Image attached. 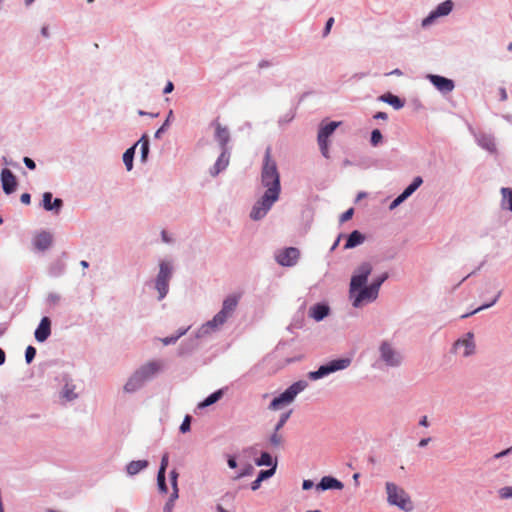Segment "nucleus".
Wrapping results in <instances>:
<instances>
[{"instance_id": "f257e3e1", "label": "nucleus", "mask_w": 512, "mask_h": 512, "mask_svg": "<svg viewBox=\"0 0 512 512\" xmlns=\"http://www.w3.org/2000/svg\"><path fill=\"white\" fill-rule=\"evenodd\" d=\"M261 183L267 190L251 210L250 217L254 220L263 218L272 205L278 200L280 194V175L277 164L275 160L272 159L270 147H267L265 150L261 171Z\"/></svg>"}, {"instance_id": "f03ea898", "label": "nucleus", "mask_w": 512, "mask_h": 512, "mask_svg": "<svg viewBox=\"0 0 512 512\" xmlns=\"http://www.w3.org/2000/svg\"><path fill=\"white\" fill-rule=\"evenodd\" d=\"M240 295L233 294L226 297L223 301L222 309L213 317L212 320L208 321L204 328L217 330L226 323L230 318L239 303Z\"/></svg>"}, {"instance_id": "7ed1b4c3", "label": "nucleus", "mask_w": 512, "mask_h": 512, "mask_svg": "<svg viewBox=\"0 0 512 512\" xmlns=\"http://www.w3.org/2000/svg\"><path fill=\"white\" fill-rule=\"evenodd\" d=\"M387 501L390 505L397 506L399 509L410 512L414 509L413 502L409 494L393 482H386Z\"/></svg>"}, {"instance_id": "20e7f679", "label": "nucleus", "mask_w": 512, "mask_h": 512, "mask_svg": "<svg viewBox=\"0 0 512 512\" xmlns=\"http://www.w3.org/2000/svg\"><path fill=\"white\" fill-rule=\"evenodd\" d=\"M306 382L298 381L292 384L289 388H287L283 393H281L278 397H275L270 405L269 409L278 410L283 406L289 405L295 399V397L305 389Z\"/></svg>"}, {"instance_id": "39448f33", "label": "nucleus", "mask_w": 512, "mask_h": 512, "mask_svg": "<svg viewBox=\"0 0 512 512\" xmlns=\"http://www.w3.org/2000/svg\"><path fill=\"white\" fill-rule=\"evenodd\" d=\"M159 267L155 287L159 292V300H162L168 293L169 280L172 276V266L169 262L162 261Z\"/></svg>"}, {"instance_id": "423d86ee", "label": "nucleus", "mask_w": 512, "mask_h": 512, "mask_svg": "<svg viewBox=\"0 0 512 512\" xmlns=\"http://www.w3.org/2000/svg\"><path fill=\"white\" fill-rule=\"evenodd\" d=\"M350 365L349 359H337L332 360L328 364L322 365L319 367L317 371H313L309 373V378L311 380L320 379L330 373L336 372L338 370H342L347 368Z\"/></svg>"}, {"instance_id": "0eeeda50", "label": "nucleus", "mask_w": 512, "mask_h": 512, "mask_svg": "<svg viewBox=\"0 0 512 512\" xmlns=\"http://www.w3.org/2000/svg\"><path fill=\"white\" fill-rule=\"evenodd\" d=\"M371 271H372V267L369 263H363L358 267L355 274L351 278L350 291H349L350 297H354V293L358 289L364 287Z\"/></svg>"}, {"instance_id": "6e6552de", "label": "nucleus", "mask_w": 512, "mask_h": 512, "mask_svg": "<svg viewBox=\"0 0 512 512\" xmlns=\"http://www.w3.org/2000/svg\"><path fill=\"white\" fill-rule=\"evenodd\" d=\"M340 124L341 122L332 121L319 129L317 140L320 147V151L325 158H329L328 138L333 134L335 129Z\"/></svg>"}, {"instance_id": "1a4fd4ad", "label": "nucleus", "mask_w": 512, "mask_h": 512, "mask_svg": "<svg viewBox=\"0 0 512 512\" xmlns=\"http://www.w3.org/2000/svg\"><path fill=\"white\" fill-rule=\"evenodd\" d=\"M378 297L377 286H364L354 293L353 306L360 307L365 303L374 301Z\"/></svg>"}, {"instance_id": "9d476101", "label": "nucleus", "mask_w": 512, "mask_h": 512, "mask_svg": "<svg viewBox=\"0 0 512 512\" xmlns=\"http://www.w3.org/2000/svg\"><path fill=\"white\" fill-rule=\"evenodd\" d=\"M381 357L389 366H398L401 363V356L388 343H383L380 347Z\"/></svg>"}, {"instance_id": "9b49d317", "label": "nucleus", "mask_w": 512, "mask_h": 512, "mask_svg": "<svg viewBox=\"0 0 512 512\" xmlns=\"http://www.w3.org/2000/svg\"><path fill=\"white\" fill-rule=\"evenodd\" d=\"M162 366L163 364L161 361L153 360L142 365L138 370H136V372L144 381H147L155 376L162 369Z\"/></svg>"}, {"instance_id": "f8f14e48", "label": "nucleus", "mask_w": 512, "mask_h": 512, "mask_svg": "<svg viewBox=\"0 0 512 512\" xmlns=\"http://www.w3.org/2000/svg\"><path fill=\"white\" fill-rule=\"evenodd\" d=\"M452 8H453V2L451 0H446V1L442 2L441 4H439L437 6V8L434 11H432L430 13V15L428 17H426L423 20L422 25L423 26L429 25L437 17L448 15L451 12Z\"/></svg>"}, {"instance_id": "ddd939ff", "label": "nucleus", "mask_w": 512, "mask_h": 512, "mask_svg": "<svg viewBox=\"0 0 512 512\" xmlns=\"http://www.w3.org/2000/svg\"><path fill=\"white\" fill-rule=\"evenodd\" d=\"M299 258V250L294 247L286 248L277 255V261L282 266H292Z\"/></svg>"}, {"instance_id": "4468645a", "label": "nucleus", "mask_w": 512, "mask_h": 512, "mask_svg": "<svg viewBox=\"0 0 512 512\" xmlns=\"http://www.w3.org/2000/svg\"><path fill=\"white\" fill-rule=\"evenodd\" d=\"M430 82L441 92L448 93L454 89V82L451 79L439 75H429Z\"/></svg>"}, {"instance_id": "2eb2a0df", "label": "nucleus", "mask_w": 512, "mask_h": 512, "mask_svg": "<svg viewBox=\"0 0 512 512\" xmlns=\"http://www.w3.org/2000/svg\"><path fill=\"white\" fill-rule=\"evenodd\" d=\"M1 182L3 190L6 194H11L15 191L17 186L16 177L11 170L5 168L1 172Z\"/></svg>"}, {"instance_id": "dca6fc26", "label": "nucleus", "mask_w": 512, "mask_h": 512, "mask_svg": "<svg viewBox=\"0 0 512 512\" xmlns=\"http://www.w3.org/2000/svg\"><path fill=\"white\" fill-rule=\"evenodd\" d=\"M51 334V321L48 317H43L35 331V338L38 342H44Z\"/></svg>"}, {"instance_id": "f3484780", "label": "nucleus", "mask_w": 512, "mask_h": 512, "mask_svg": "<svg viewBox=\"0 0 512 512\" xmlns=\"http://www.w3.org/2000/svg\"><path fill=\"white\" fill-rule=\"evenodd\" d=\"M455 349H461L463 348L462 355L467 357L474 353L475 350V343L473 341V334L468 333L467 337L462 340H458L455 345Z\"/></svg>"}, {"instance_id": "a211bd4d", "label": "nucleus", "mask_w": 512, "mask_h": 512, "mask_svg": "<svg viewBox=\"0 0 512 512\" xmlns=\"http://www.w3.org/2000/svg\"><path fill=\"white\" fill-rule=\"evenodd\" d=\"M42 204H43V207L45 210H47V211L56 210V212H58L61 209L63 202L60 198H56L52 202V193L45 192L43 194Z\"/></svg>"}, {"instance_id": "6ab92c4d", "label": "nucleus", "mask_w": 512, "mask_h": 512, "mask_svg": "<svg viewBox=\"0 0 512 512\" xmlns=\"http://www.w3.org/2000/svg\"><path fill=\"white\" fill-rule=\"evenodd\" d=\"M215 137L217 141L220 143L222 148H226L227 143L229 142L230 135L229 131L226 127H223L218 121H215Z\"/></svg>"}, {"instance_id": "aec40b11", "label": "nucleus", "mask_w": 512, "mask_h": 512, "mask_svg": "<svg viewBox=\"0 0 512 512\" xmlns=\"http://www.w3.org/2000/svg\"><path fill=\"white\" fill-rule=\"evenodd\" d=\"M321 490L328 489H338L341 490L343 488V483L337 480L336 478L325 476L321 479L320 483L317 486Z\"/></svg>"}, {"instance_id": "412c9836", "label": "nucleus", "mask_w": 512, "mask_h": 512, "mask_svg": "<svg viewBox=\"0 0 512 512\" xmlns=\"http://www.w3.org/2000/svg\"><path fill=\"white\" fill-rule=\"evenodd\" d=\"M229 164V154L227 152V149L226 148H223V151L222 153L220 154V156L218 157L214 167H213V170H212V175H217L219 174L222 170H224Z\"/></svg>"}, {"instance_id": "4be33fe9", "label": "nucleus", "mask_w": 512, "mask_h": 512, "mask_svg": "<svg viewBox=\"0 0 512 512\" xmlns=\"http://www.w3.org/2000/svg\"><path fill=\"white\" fill-rule=\"evenodd\" d=\"M329 313V307L324 304H316L309 310V315L316 321H321Z\"/></svg>"}, {"instance_id": "5701e85b", "label": "nucleus", "mask_w": 512, "mask_h": 512, "mask_svg": "<svg viewBox=\"0 0 512 512\" xmlns=\"http://www.w3.org/2000/svg\"><path fill=\"white\" fill-rule=\"evenodd\" d=\"M51 243H52V236L48 232H42V233L38 234L36 236L35 242H34L35 247L41 251L49 248Z\"/></svg>"}, {"instance_id": "b1692460", "label": "nucleus", "mask_w": 512, "mask_h": 512, "mask_svg": "<svg viewBox=\"0 0 512 512\" xmlns=\"http://www.w3.org/2000/svg\"><path fill=\"white\" fill-rule=\"evenodd\" d=\"M144 382L143 378L135 371V373L126 382L124 390L126 392H134L138 390Z\"/></svg>"}, {"instance_id": "393cba45", "label": "nucleus", "mask_w": 512, "mask_h": 512, "mask_svg": "<svg viewBox=\"0 0 512 512\" xmlns=\"http://www.w3.org/2000/svg\"><path fill=\"white\" fill-rule=\"evenodd\" d=\"M381 101L388 103L391 105L394 109H401L404 107L405 102L401 100L398 96L393 95L391 93H386L380 96L379 98Z\"/></svg>"}, {"instance_id": "a878e982", "label": "nucleus", "mask_w": 512, "mask_h": 512, "mask_svg": "<svg viewBox=\"0 0 512 512\" xmlns=\"http://www.w3.org/2000/svg\"><path fill=\"white\" fill-rule=\"evenodd\" d=\"M364 236L357 230L353 231L348 239H347V242L344 246L345 249H351V248H354L356 247L357 245H360L363 243L364 241Z\"/></svg>"}, {"instance_id": "bb28decb", "label": "nucleus", "mask_w": 512, "mask_h": 512, "mask_svg": "<svg viewBox=\"0 0 512 512\" xmlns=\"http://www.w3.org/2000/svg\"><path fill=\"white\" fill-rule=\"evenodd\" d=\"M147 465L148 462L146 460L132 461L127 466V472L130 475H135L139 473L141 470L145 469Z\"/></svg>"}, {"instance_id": "cd10ccee", "label": "nucleus", "mask_w": 512, "mask_h": 512, "mask_svg": "<svg viewBox=\"0 0 512 512\" xmlns=\"http://www.w3.org/2000/svg\"><path fill=\"white\" fill-rule=\"evenodd\" d=\"M502 194V207L504 209H508L512 211V189L510 188H502L501 189Z\"/></svg>"}, {"instance_id": "c85d7f7f", "label": "nucleus", "mask_w": 512, "mask_h": 512, "mask_svg": "<svg viewBox=\"0 0 512 512\" xmlns=\"http://www.w3.org/2000/svg\"><path fill=\"white\" fill-rule=\"evenodd\" d=\"M140 145V151H141V158L142 161H145L147 159L148 153H149V139L146 134H144L140 140L134 145L135 148Z\"/></svg>"}, {"instance_id": "c756f323", "label": "nucleus", "mask_w": 512, "mask_h": 512, "mask_svg": "<svg viewBox=\"0 0 512 512\" xmlns=\"http://www.w3.org/2000/svg\"><path fill=\"white\" fill-rule=\"evenodd\" d=\"M423 183V180L420 176L414 178L413 182L405 188V190L401 193L405 199L411 196L418 187Z\"/></svg>"}, {"instance_id": "7c9ffc66", "label": "nucleus", "mask_w": 512, "mask_h": 512, "mask_svg": "<svg viewBox=\"0 0 512 512\" xmlns=\"http://www.w3.org/2000/svg\"><path fill=\"white\" fill-rule=\"evenodd\" d=\"M279 431L274 428V432L269 437V444L273 448H279L284 442V437Z\"/></svg>"}, {"instance_id": "2f4dec72", "label": "nucleus", "mask_w": 512, "mask_h": 512, "mask_svg": "<svg viewBox=\"0 0 512 512\" xmlns=\"http://www.w3.org/2000/svg\"><path fill=\"white\" fill-rule=\"evenodd\" d=\"M135 153V146L127 149L123 154V162L128 171H130L133 167V157Z\"/></svg>"}, {"instance_id": "473e14b6", "label": "nucleus", "mask_w": 512, "mask_h": 512, "mask_svg": "<svg viewBox=\"0 0 512 512\" xmlns=\"http://www.w3.org/2000/svg\"><path fill=\"white\" fill-rule=\"evenodd\" d=\"M275 461H273L272 456L268 452H262L261 456L256 460L257 466H272Z\"/></svg>"}, {"instance_id": "72a5a7b5", "label": "nucleus", "mask_w": 512, "mask_h": 512, "mask_svg": "<svg viewBox=\"0 0 512 512\" xmlns=\"http://www.w3.org/2000/svg\"><path fill=\"white\" fill-rule=\"evenodd\" d=\"M222 397V391H216L209 395L201 404V407H207L217 402Z\"/></svg>"}, {"instance_id": "f704fd0d", "label": "nucleus", "mask_w": 512, "mask_h": 512, "mask_svg": "<svg viewBox=\"0 0 512 512\" xmlns=\"http://www.w3.org/2000/svg\"><path fill=\"white\" fill-rule=\"evenodd\" d=\"M276 467H277V461L275 460L274 464H273V467H271L270 469L268 470H261L258 474V478L259 480L263 481L265 479H268L270 478L271 476L274 475L275 471H276Z\"/></svg>"}, {"instance_id": "c9c22d12", "label": "nucleus", "mask_w": 512, "mask_h": 512, "mask_svg": "<svg viewBox=\"0 0 512 512\" xmlns=\"http://www.w3.org/2000/svg\"><path fill=\"white\" fill-rule=\"evenodd\" d=\"M63 397L69 401L75 399L77 397V394L74 393V386L65 385L63 390Z\"/></svg>"}, {"instance_id": "e433bc0d", "label": "nucleus", "mask_w": 512, "mask_h": 512, "mask_svg": "<svg viewBox=\"0 0 512 512\" xmlns=\"http://www.w3.org/2000/svg\"><path fill=\"white\" fill-rule=\"evenodd\" d=\"M382 140H383V136H382L380 130H378V129L373 130L371 133V139H370L371 144L373 146H377L382 142Z\"/></svg>"}, {"instance_id": "4c0bfd02", "label": "nucleus", "mask_w": 512, "mask_h": 512, "mask_svg": "<svg viewBox=\"0 0 512 512\" xmlns=\"http://www.w3.org/2000/svg\"><path fill=\"white\" fill-rule=\"evenodd\" d=\"M291 413L292 411H288V412H285L283 413L281 416H280V419L278 421V423L276 424L275 426V429L276 430H281L283 428V426L285 425V423L288 421V419L290 418L291 416Z\"/></svg>"}, {"instance_id": "58836bf2", "label": "nucleus", "mask_w": 512, "mask_h": 512, "mask_svg": "<svg viewBox=\"0 0 512 512\" xmlns=\"http://www.w3.org/2000/svg\"><path fill=\"white\" fill-rule=\"evenodd\" d=\"M157 482H158L159 490L161 492H163V493H166L167 492V486H166V483H165V473L158 472Z\"/></svg>"}, {"instance_id": "ea45409f", "label": "nucleus", "mask_w": 512, "mask_h": 512, "mask_svg": "<svg viewBox=\"0 0 512 512\" xmlns=\"http://www.w3.org/2000/svg\"><path fill=\"white\" fill-rule=\"evenodd\" d=\"M36 355V349L33 346H28L25 351V359L27 363H31Z\"/></svg>"}, {"instance_id": "a19ab883", "label": "nucleus", "mask_w": 512, "mask_h": 512, "mask_svg": "<svg viewBox=\"0 0 512 512\" xmlns=\"http://www.w3.org/2000/svg\"><path fill=\"white\" fill-rule=\"evenodd\" d=\"M499 496L502 499H508L512 497V486H506L499 490Z\"/></svg>"}, {"instance_id": "79ce46f5", "label": "nucleus", "mask_w": 512, "mask_h": 512, "mask_svg": "<svg viewBox=\"0 0 512 512\" xmlns=\"http://www.w3.org/2000/svg\"><path fill=\"white\" fill-rule=\"evenodd\" d=\"M499 295H500V293H498L490 303L485 304V305H483V306H481V307H479V308L475 309L474 311H472V312H471V313H469V314H465V315H463V316H462V318H465V317H467V316H469V315H471V314H474V313H476V312H478V311H480V310H482V309H484V308H488V307H490V306L494 305V304L496 303L497 299L499 298Z\"/></svg>"}, {"instance_id": "37998d69", "label": "nucleus", "mask_w": 512, "mask_h": 512, "mask_svg": "<svg viewBox=\"0 0 512 512\" xmlns=\"http://www.w3.org/2000/svg\"><path fill=\"white\" fill-rule=\"evenodd\" d=\"M190 424H191V416L187 415L184 418V420H183V422H182V424L180 426V431L182 433L188 432L190 430Z\"/></svg>"}, {"instance_id": "c03bdc74", "label": "nucleus", "mask_w": 512, "mask_h": 512, "mask_svg": "<svg viewBox=\"0 0 512 512\" xmlns=\"http://www.w3.org/2000/svg\"><path fill=\"white\" fill-rule=\"evenodd\" d=\"M353 214H354V210H353V208L348 209L347 211H345V212L340 216V222H341V223H344V222H346V221L350 220V219L352 218Z\"/></svg>"}, {"instance_id": "a18cd8bd", "label": "nucleus", "mask_w": 512, "mask_h": 512, "mask_svg": "<svg viewBox=\"0 0 512 512\" xmlns=\"http://www.w3.org/2000/svg\"><path fill=\"white\" fill-rule=\"evenodd\" d=\"M168 454H164L162 456V459H161V464H160V468H159V471L158 472H162V473H165L166 471V468L168 466Z\"/></svg>"}, {"instance_id": "49530a36", "label": "nucleus", "mask_w": 512, "mask_h": 512, "mask_svg": "<svg viewBox=\"0 0 512 512\" xmlns=\"http://www.w3.org/2000/svg\"><path fill=\"white\" fill-rule=\"evenodd\" d=\"M333 23H334V18L333 17H330L327 22H326V25H325V28H324V33H323V36H327L330 31H331V28L333 26Z\"/></svg>"}, {"instance_id": "de8ad7c7", "label": "nucleus", "mask_w": 512, "mask_h": 512, "mask_svg": "<svg viewBox=\"0 0 512 512\" xmlns=\"http://www.w3.org/2000/svg\"><path fill=\"white\" fill-rule=\"evenodd\" d=\"M387 274H384L382 275L381 277H379L377 280H375L371 286H377V292L379 293V289L382 285V283L387 279Z\"/></svg>"}, {"instance_id": "09e8293b", "label": "nucleus", "mask_w": 512, "mask_h": 512, "mask_svg": "<svg viewBox=\"0 0 512 512\" xmlns=\"http://www.w3.org/2000/svg\"><path fill=\"white\" fill-rule=\"evenodd\" d=\"M406 199L403 197L402 194H400L396 199L393 200V202L390 204V209L396 208L398 205H400L403 201Z\"/></svg>"}, {"instance_id": "8fccbe9b", "label": "nucleus", "mask_w": 512, "mask_h": 512, "mask_svg": "<svg viewBox=\"0 0 512 512\" xmlns=\"http://www.w3.org/2000/svg\"><path fill=\"white\" fill-rule=\"evenodd\" d=\"M184 334V332L180 333L179 335L175 336V337H166L164 339H162V343L164 345H168V344H172V343H175L177 341V339L182 335Z\"/></svg>"}, {"instance_id": "3c124183", "label": "nucleus", "mask_w": 512, "mask_h": 512, "mask_svg": "<svg viewBox=\"0 0 512 512\" xmlns=\"http://www.w3.org/2000/svg\"><path fill=\"white\" fill-rule=\"evenodd\" d=\"M253 471V467L251 465H248L247 468L245 470H243L242 472H240L237 476H236V479H239V478H242L246 475H249L251 474Z\"/></svg>"}, {"instance_id": "603ef678", "label": "nucleus", "mask_w": 512, "mask_h": 512, "mask_svg": "<svg viewBox=\"0 0 512 512\" xmlns=\"http://www.w3.org/2000/svg\"><path fill=\"white\" fill-rule=\"evenodd\" d=\"M23 161H24V164H25L29 169H31V170H34V169H35V167H36L35 162H34L31 158H29V157H25V158L23 159Z\"/></svg>"}, {"instance_id": "864d4df0", "label": "nucleus", "mask_w": 512, "mask_h": 512, "mask_svg": "<svg viewBox=\"0 0 512 512\" xmlns=\"http://www.w3.org/2000/svg\"><path fill=\"white\" fill-rule=\"evenodd\" d=\"M20 200L23 204H30V201H31V196L29 193H23L20 197Z\"/></svg>"}, {"instance_id": "5fc2aeb1", "label": "nucleus", "mask_w": 512, "mask_h": 512, "mask_svg": "<svg viewBox=\"0 0 512 512\" xmlns=\"http://www.w3.org/2000/svg\"><path fill=\"white\" fill-rule=\"evenodd\" d=\"M227 463H228V466H229L230 468H232V469H234V468H236V467H237L236 459H235L234 457H232V456H230V457L228 458Z\"/></svg>"}, {"instance_id": "6e6d98bb", "label": "nucleus", "mask_w": 512, "mask_h": 512, "mask_svg": "<svg viewBox=\"0 0 512 512\" xmlns=\"http://www.w3.org/2000/svg\"><path fill=\"white\" fill-rule=\"evenodd\" d=\"M313 482L311 480H304L303 481V484H302V487L304 490H309L313 487Z\"/></svg>"}, {"instance_id": "4d7b16f0", "label": "nucleus", "mask_w": 512, "mask_h": 512, "mask_svg": "<svg viewBox=\"0 0 512 512\" xmlns=\"http://www.w3.org/2000/svg\"><path fill=\"white\" fill-rule=\"evenodd\" d=\"M173 89H174V85H173V83H172V82H170V81H169V82L166 84V86H165V88H164V91H163V92H164L165 94H167V93H171V92L173 91Z\"/></svg>"}, {"instance_id": "13d9d810", "label": "nucleus", "mask_w": 512, "mask_h": 512, "mask_svg": "<svg viewBox=\"0 0 512 512\" xmlns=\"http://www.w3.org/2000/svg\"><path fill=\"white\" fill-rule=\"evenodd\" d=\"M261 482H262V481H261V480H259V478L257 477V478L252 482V484H251V488H252V490H254V491H255V490H257V489L260 487Z\"/></svg>"}, {"instance_id": "bf43d9fd", "label": "nucleus", "mask_w": 512, "mask_h": 512, "mask_svg": "<svg viewBox=\"0 0 512 512\" xmlns=\"http://www.w3.org/2000/svg\"><path fill=\"white\" fill-rule=\"evenodd\" d=\"M374 118L375 119H382V120H386L388 118L387 114L385 112H377L375 115H374Z\"/></svg>"}, {"instance_id": "052dcab7", "label": "nucleus", "mask_w": 512, "mask_h": 512, "mask_svg": "<svg viewBox=\"0 0 512 512\" xmlns=\"http://www.w3.org/2000/svg\"><path fill=\"white\" fill-rule=\"evenodd\" d=\"M166 123H164L155 133V137L156 138H160L161 137V134L165 131V128H166Z\"/></svg>"}, {"instance_id": "680f3d73", "label": "nucleus", "mask_w": 512, "mask_h": 512, "mask_svg": "<svg viewBox=\"0 0 512 512\" xmlns=\"http://www.w3.org/2000/svg\"><path fill=\"white\" fill-rule=\"evenodd\" d=\"M177 476H178V474L176 473V471L171 472V481L175 488L177 486Z\"/></svg>"}, {"instance_id": "e2e57ef3", "label": "nucleus", "mask_w": 512, "mask_h": 512, "mask_svg": "<svg viewBox=\"0 0 512 512\" xmlns=\"http://www.w3.org/2000/svg\"><path fill=\"white\" fill-rule=\"evenodd\" d=\"M499 93H500V99L502 101H505L507 99V92H506V90L504 88H500Z\"/></svg>"}, {"instance_id": "0e129e2a", "label": "nucleus", "mask_w": 512, "mask_h": 512, "mask_svg": "<svg viewBox=\"0 0 512 512\" xmlns=\"http://www.w3.org/2000/svg\"><path fill=\"white\" fill-rule=\"evenodd\" d=\"M421 426L427 427L429 425L427 416H423L419 422Z\"/></svg>"}, {"instance_id": "69168bd1", "label": "nucleus", "mask_w": 512, "mask_h": 512, "mask_svg": "<svg viewBox=\"0 0 512 512\" xmlns=\"http://www.w3.org/2000/svg\"><path fill=\"white\" fill-rule=\"evenodd\" d=\"M429 441H430V438L421 439L418 445L420 447H425L429 443Z\"/></svg>"}, {"instance_id": "338daca9", "label": "nucleus", "mask_w": 512, "mask_h": 512, "mask_svg": "<svg viewBox=\"0 0 512 512\" xmlns=\"http://www.w3.org/2000/svg\"><path fill=\"white\" fill-rule=\"evenodd\" d=\"M5 359V352L0 348V365H2L5 362Z\"/></svg>"}, {"instance_id": "774afa93", "label": "nucleus", "mask_w": 512, "mask_h": 512, "mask_svg": "<svg viewBox=\"0 0 512 512\" xmlns=\"http://www.w3.org/2000/svg\"><path fill=\"white\" fill-rule=\"evenodd\" d=\"M509 451H510V449H507V450H505V451H502V452H500V453L496 454V455H495V457H496V458H500V457H502V456H505V455H507V454L509 453Z\"/></svg>"}]
</instances>
